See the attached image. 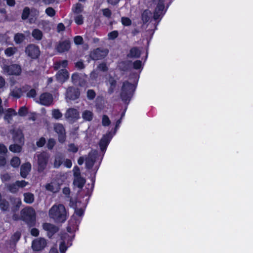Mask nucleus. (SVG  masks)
I'll return each instance as SVG.
<instances>
[{
    "label": "nucleus",
    "mask_w": 253,
    "mask_h": 253,
    "mask_svg": "<svg viewBox=\"0 0 253 253\" xmlns=\"http://www.w3.org/2000/svg\"><path fill=\"white\" fill-rule=\"evenodd\" d=\"M74 20L78 25H82L84 22V17L80 14H76L74 16Z\"/></svg>",
    "instance_id": "obj_35"
},
{
    "label": "nucleus",
    "mask_w": 253,
    "mask_h": 253,
    "mask_svg": "<svg viewBox=\"0 0 253 253\" xmlns=\"http://www.w3.org/2000/svg\"><path fill=\"white\" fill-rule=\"evenodd\" d=\"M83 119L86 121H90L93 118V113L89 110H85L82 113Z\"/></svg>",
    "instance_id": "obj_25"
},
{
    "label": "nucleus",
    "mask_w": 253,
    "mask_h": 253,
    "mask_svg": "<svg viewBox=\"0 0 253 253\" xmlns=\"http://www.w3.org/2000/svg\"><path fill=\"white\" fill-rule=\"evenodd\" d=\"M73 172L74 178H76L77 176H80V169L78 167H75L73 169Z\"/></svg>",
    "instance_id": "obj_55"
},
{
    "label": "nucleus",
    "mask_w": 253,
    "mask_h": 253,
    "mask_svg": "<svg viewBox=\"0 0 253 253\" xmlns=\"http://www.w3.org/2000/svg\"><path fill=\"white\" fill-rule=\"evenodd\" d=\"M46 242L44 239L39 238L34 240L32 243V248L35 251L42 250L46 246Z\"/></svg>",
    "instance_id": "obj_14"
},
{
    "label": "nucleus",
    "mask_w": 253,
    "mask_h": 253,
    "mask_svg": "<svg viewBox=\"0 0 253 253\" xmlns=\"http://www.w3.org/2000/svg\"><path fill=\"white\" fill-rule=\"evenodd\" d=\"M16 184L18 185V188H23L27 186L28 184V183L24 180H22L16 181Z\"/></svg>",
    "instance_id": "obj_52"
},
{
    "label": "nucleus",
    "mask_w": 253,
    "mask_h": 253,
    "mask_svg": "<svg viewBox=\"0 0 253 253\" xmlns=\"http://www.w3.org/2000/svg\"><path fill=\"white\" fill-rule=\"evenodd\" d=\"M80 92L78 89L70 87L68 89L66 93L67 97L70 99L75 100L79 97Z\"/></svg>",
    "instance_id": "obj_18"
},
{
    "label": "nucleus",
    "mask_w": 253,
    "mask_h": 253,
    "mask_svg": "<svg viewBox=\"0 0 253 253\" xmlns=\"http://www.w3.org/2000/svg\"><path fill=\"white\" fill-rule=\"evenodd\" d=\"M55 144V140L52 138H50L48 140V142L47 143V147L49 149H51L53 148Z\"/></svg>",
    "instance_id": "obj_46"
},
{
    "label": "nucleus",
    "mask_w": 253,
    "mask_h": 253,
    "mask_svg": "<svg viewBox=\"0 0 253 253\" xmlns=\"http://www.w3.org/2000/svg\"><path fill=\"white\" fill-rule=\"evenodd\" d=\"M108 53L107 49L97 48L91 53V57L93 60H99L105 57Z\"/></svg>",
    "instance_id": "obj_13"
},
{
    "label": "nucleus",
    "mask_w": 253,
    "mask_h": 253,
    "mask_svg": "<svg viewBox=\"0 0 253 253\" xmlns=\"http://www.w3.org/2000/svg\"><path fill=\"white\" fill-rule=\"evenodd\" d=\"M37 102L42 105L49 106L52 104L53 97L50 93H44L40 95L39 100Z\"/></svg>",
    "instance_id": "obj_10"
},
{
    "label": "nucleus",
    "mask_w": 253,
    "mask_h": 253,
    "mask_svg": "<svg viewBox=\"0 0 253 253\" xmlns=\"http://www.w3.org/2000/svg\"><path fill=\"white\" fill-rule=\"evenodd\" d=\"M12 134L14 140L15 142H19L21 145H11L9 146V150L14 153L20 152L21 150V145H22L24 142L23 134L20 130H17L15 133L13 131Z\"/></svg>",
    "instance_id": "obj_5"
},
{
    "label": "nucleus",
    "mask_w": 253,
    "mask_h": 253,
    "mask_svg": "<svg viewBox=\"0 0 253 253\" xmlns=\"http://www.w3.org/2000/svg\"><path fill=\"white\" fill-rule=\"evenodd\" d=\"M121 22L122 24L125 26H128L131 24V20L127 17H122L121 19Z\"/></svg>",
    "instance_id": "obj_41"
},
{
    "label": "nucleus",
    "mask_w": 253,
    "mask_h": 253,
    "mask_svg": "<svg viewBox=\"0 0 253 253\" xmlns=\"http://www.w3.org/2000/svg\"><path fill=\"white\" fill-rule=\"evenodd\" d=\"M164 9V4L163 1L160 2L158 4L156 8L154 14V18L157 19L162 14L163 11Z\"/></svg>",
    "instance_id": "obj_22"
},
{
    "label": "nucleus",
    "mask_w": 253,
    "mask_h": 253,
    "mask_svg": "<svg viewBox=\"0 0 253 253\" xmlns=\"http://www.w3.org/2000/svg\"><path fill=\"white\" fill-rule=\"evenodd\" d=\"M63 165L67 168H71L72 166V163L70 159H66L63 162Z\"/></svg>",
    "instance_id": "obj_53"
},
{
    "label": "nucleus",
    "mask_w": 253,
    "mask_h": 253,
    "mask_svg": "<svg viewBox=\"0 0 253 253\" xmlns=\"http://www.w3.org/2000/svg\"><path fill=\"white\" fill-rule=\"evenodd\" d=\"M31 234L34 236H38L39 234V232L37 229L33 228L31 230Z\"/></svg>",
    "instance_id": "obj_60"
},
{
    "label": "nucleus",
    "mask_w": 253,
    "mask_h": 253,
    "mask_svg": "<svg viewBox=\"0 0 253 253\" xmlns=\"http://www.w3.org/2000/svg\"><path fill=\"white\" fill-rule=\"evenodd\" d=\"M65 117L70 122H74L80 118V113L77 109L69 108L65 114Z\"/></svg>",
    "instance_id": "obj_9"
},
{
    "label": "nucleus",
    "mask_w": 253,
    "mask_h": 253,
    "mask_svg": "<svg viewBox=\"0 0 253 253\" xmlns=\"http://www.w3.org/2000/svg\"><path fill=\"white\" fill-rule=\"evenodd\" d=\"M27 113V109L24 106L20 108L18 111V114L20 116H25Z\"/></svg>",
    "instance_id": "obj_49"
},
{
    "label": "nucleus",
    "mask_w": 253,
    "mask_h": 253,
    "mask_svg": "<svg viewBox=\"0 0 253 253\" xmlns=\"http://www.w3.org/2000/svg\"><path fill=\"white\" fill-rule=\"evenodd\" d=\"M21 216L23 220L27 222L32 224L35 221L36 213L33 209L26 208L21 211Z\"/></svg>",
    "instance_id": "obj_6"
},
{
    "label": "nucleus",
    "mask_w": 253,
    "mask_h": 253,
    "mask_svg": "<svg viewBox=\"0 0 253 253\" xmlns=\"http://www.w3.org/2000/svg\"><path fill=\"white\" fill-rule=\"evenodd\" d=\"M45 13L47 15H48L49 16H53L55 14V10L51 7H48L45 10Z\"/></svg>",
    "instance_id": "obj_47"
},
{
    "label": "nucleus",
    "mask_w": 253,
    "mask_h": 253,
    "mask_svg": "<svg viewBox=\"0 0 253 253\" xmlns=\"http://www.w3.org/2000/svg\"><path fill=\"white\" fill-rule=\"evenodd\" d=\"M108 83L110 85V87L109 89L108 92L110 93H112L113 92L114 89L115 87L116 82L113 79H110L109 80Z\"/></svg>",
    "instance_id": "obj_38"
},
{
    "label": "nucleus",
    "mask_w": 253,
    "mask_h": 253,
    "mask_svg": "<svg viewBox=\"0 0 253 253\" xmlns=\"http://www.w3.org/2000/svg\"><path fill=\"white\" fill-rule=\"evenodd\" d=\"M133 68L136 70L141 69L142 65V62L140 60L135 61L133 64Z\"/></svg>",
    "instance_id": "obj_45"
},
{
    "label": "nucleus",
    "mask_w": 253,
    "mask_h": 253,
    "mask_svg": "<svg viewBox=\"0 0 253 253\" xmlns=\"http://www.w3.org/2000/svg\"><path fill=\"white\" fill-rule=\"evenodd\" d=\"M76 67L78 69H83L84 67V64L82 62H78L76 63Z\"/></svg>",
    "instance_id": "obj_62"
},
{
    "label": "nucleus",
    "mask_w": 253,
    "mask_h": 253,
    "mask_svg": "<svg viewBox=\"0 0 253 253\" xmlns=\"http://www.w3.org/2000/svg\"><path fill=\"white\" fill-rule=\"evenodd\" d=\"M11 166L14 168H17L20 164V160L18 157H14L10 161Z\"/></svg>",
    "instance_id": "obj_34"
},
{
    "label": "nucleus",
    "mask_w": 253,
    "mask_h": 253,
    "mask_svg": "<svg viewBox=\"0 0 253 253\" xmlns=\"http://www.w3.org/2000/svg\"><path fill=\"white\" fill-rule=\"evenodd\" d=\"M7 4L10 6H13L15 4V0H6Z\"/></svg>",
    "instance_id": "obj_63"
},
{
    "label": "nucleus",
    "mask_w": 253,
    "mask_h": 253,
    "mask_svg": "<svg viewBox=\"0 0 253 253\" xmlns=\"http://www.w3.org/2000/svg\"><path fill=\"white\" fill-rule=\"evenodd\" d=\"M140 55V50L135 47L132 48L130 50L128 56L132 58H137L139 57Z\"/></svg>",
    "instance_id": "obj_27"
},
{
    "label": "nucleus",
    "mask_w": 253,
    "mask_h": 253,
    "mask_svg": "<svg viewBox=\"0 0 253 253\" xmlns=\"http://www.w3.org/2000/svg\"><path fill=\"white\" fill-rule=\"evenodd\" d=\"M17 113L15 110L11 109H8L5 111V114L4 119L5 121H7L8 123H10L13 116H16Z\"/></svg>",
    "instance_id": "obj_24"
},
{
    "label": "nucleus",
    "mask_w": 253,
    "mask_h": 253,
    "mask_svg": "<svg viewBox=\"0 0 253 253\" xmlns=\"http://www.w3.org/2000/svg\"><path fill=\"white\" fill-rule=\"evenodd\" d=\"M48 157V155L44 152L38 155L39 171H42L45 168Z\"/></svg>",
    "instance_id": "obj_11"
},
{
    "label": "nucleus",
    "mask_w": 253,
    "mask_h": 253,
    "mask_svg": "<svg viewBox=\"0 0 253 253\" xmlns=\"http://www.w3.org/2000/svg\"><path fill=\"white\" fill-rule=\"evenodd\" d=\"M24 201L28 204L33 203L34 200V195L33 194L27 193L24 195Z\"/></svg>",
    "instance_id": "obj_32"
},
{
    "label": "nucleus",
    "mask_w": 253,
    "mask_h": 253,
    "mask_svg": "<svg viewBox=\"0 0 253 253\" xmlns=\"http://www.w3.org/2000/svg\"><path fill=\"white\" fill-rule=\"evenodd\" d=\"M7 152V148L4 145L0 144V154H5Z\"/></svg>",
    "instance_id": "obj_57"
},
{
    "label": "nucleus",
    "mask_w": 253,
    "mask_h": 253,
    "mask_svg": "<svg viewBox=\"0 0 253 253\" xmlns=\"http://www.w3.org/2000/svg\"><path fill=\"white\" fill-rule=\"evenodd\" d=\"M42 226L43 229L47 232V234L49 237L51 236L58 230V228L56 226L50 223H44Z\"/></svg>",
    "instance_id": "obj_17"
},
{
    "label": "nucleus",
    "mask_w": 253,
    "mask_h": 253,
    "mask_svg": "<svg viewBox=\"0 0 253 253\" xmlns=\"http://www.w3.org/2000/svg\"><path fill=\"white\" fill-rule=\"evenodd\" d=\"M30 14V9L28 7H25L24 8L22 14V18L23 19H26L28 18L29 15Z\"/></svg>",
    "instance_id": "obj_43"
},
{
    "label": "nucleus",
    "mask_w": 253,
    "mask_h": 253,
    "mask_svg": "<svg viewBox=\"0 0 253 253\" xmlns=\"http://www.w3.org/2000/svg\"><path fill=\"white\" fill-rule=\"evenodd\" d=\"M49 216L57 222H63L67 217L65 207L62 204L54 205L49 211Z\"/></svg>",
    "instance_id": "obj_2"
},
{
    "label": "nucleus",
    "mask_w": 253,
    "mask_h": 253,
    "mask_svg": "<svg viewBox=\"0 0 253 253\" xmlns=\"http://www.w3.org/2000/svg\"><path fill=\"white\" fill-rule=\"evenodd\" d=\"M52 115V117L56 119H58L62 116V113L58 109L53 110Z\"/></svg>",
    "instance_id": "obj_40"
},
{
    "label": "nucleus",
    "mask_w": 253,
    "mask_h": 253,
    "mask_svg": "<svg viewBox=\"0 0 253 253\" xmlns=\"http://www.w3.org/2000/svg\"><path fill=\"white\" fill-rule=\"evenodd\" d=\"M85 182V179L80 176L74 178L73 184L75 186L79 188H82L84 185Z\"/></svg>",
    "instance_id": "obj_23"
},
{
    "label": "nucleus",
    "mask_w": 253,
    "mask_h": 253,
    "mask_svg": "<svg viewBox=\"0 0 253 253\" xmlns=\"http://www.w3.org/2000/svg\"><path fill=\"white\" fill-rule=\"evenodd\" d=\"M17 51V48L14 47H10L5 50L4 53L7 56L13 55Z\"/></svg>",
    "instance_id": "obj_33"
},
{
    "label": "nucleus",
    "mask_w": 253,
    "mask_h": 253,
    "mask_svg": "<svg viewBox=\"0 0 253 253\" xmlns=\"http://www.w3.org/2000/svg\"><path fill=\"white\" fill-rule=\"evenodd\" d=\"M88 199V198L85 199V202L82 204L81 208H78L76 207L75 208V213L70 219L69 226L67 227L68 232L70 233L71 235H69L66 234L62 237V242L61 243L59 247V250L61 253H65L67 248L72 245L70 242L74 237L73 232L77 229L81 217L84 215L86 201ZM80 204L81 202H78L76 203V206L80 207Z\"/></svg>",
    "instance_id": "obj_1"
},
{
    "label": "nucleus",
    "mask_w": 253,
    "mask_h": 253,
    "mask_svg": "<svg viewBox=\"0 0 253 253\" xmlns=\"http://www.w3.org/2000/svg\"><path fill=\"white\" fill-rule=\"evenodd\" d=\"M107 67L105 63H101L99 64L97 67V69L101 71H106L107 70Z\"/></svg>",
    "instance_id": "obj_51"
},
{
    "label": "nucleus",
    "mask_w": 253,
    "mask_h": 253,
    "mask_svg": "<svg viewBox=\"0 0 253 253\" xmlns=\"http://www.w3.org/2000/svg\"><path fill=\"white\" fill-rule=\"evenodd\" d=\"M96 158V154L95 152L89 153L88 157L85 160L86 167L87 169L92 168Z\"/></svg>",
    "instance_id": "obj_19"
},
{
    "label": "nucleus",
    "mask_w": 253,
    "mask_h": 253,
    "mask_svg": "<svg viewBox=\"0 0 253 253\" xmlns=\"http://www.w3.org/2000/svg\"><path fill=\"white\" fill-rule=\"evenodd\" d=\"M9 207L8 203L5 201H2L0 203V208L1 210L6 211L8 210Z\"/></svg>",
    "instance_id": "obj_44"
},
{
    "label": "nucleus",
    "mask_w": 253,
    "mask_h": 253,
    "mask_svg": "<svg viewBox=\"0 0 253 253\" xmlns=\"http://www.w3.org/2000/svg\"><path fill=\"white\" fill-rule=\"evenodd\" d=\"M55 131L58 135V140L61 143H63L65 141V130L63 125L60 124H56L54 125Z\"/></svg>",
    "instance_id": "obj_12"
},
{
    "label": "nucleus",
    "mask_w": 253,
    "mask_h": 253,
    "mask_svg": "<svg viewBox=\"0 0 253 253\" xmlns=\"http://www.w3.org/2000/svg\"><path fill=\"white\" fill-rule=\"evenodd\" d=\"M8 188L9 190L12 193L17 192L18 190V186L16 184V182L12 185H9Z\"/></svg>",
    "instance_id": "obj_42"
},
{
    "label": "nucleus",
    "mask_w": 253,
    "mask_h": 253,
    "mask_svg": "<svg viewBox=\"0 0 253 253\" xmlns=\"http://www.w3.org/2000/svg\"><path fill=\"white\" fill-rule=\"evenodd\" d=\"M33 38L36 40H41L42 37V33L39 29H34L32 33Z\"/></svg>",
    "instance_id": "obj_28"
},
{
    "label": "nucleus",
    "mask_w": 253,
    "mask_h": 253,
    "mask_svg": "<svg viewBox=\"0 0 253 253\" xmlns=\"http://www.w3.org/2000/svg\"><path fill=\"white\" fill-rule=\"evenodd\" d=\"M45 139L44 137H41L37 141V145L39 147H42L45 144Z\"/></svg>",
    "instance_id": "obj_50"
},
{
    "label": "nucleus",
    "mask_w": 253,
    "mask_h": 253,
    "mask_svg": "<svg viewBox=\"0 0 253 253\" xmlns=\"http://www.w3.org/2000/svg\"><path fill=\"white\" fill-rule=\"evenodd\" d=\"M108 36L110 40H113L118 37V33L116 31H114L109 33Z\"/></svg>",
    "instance_id": "obj_48"
},
{
    "label": "nucleus",
    "mask_w": 253,
    "mask_h": 253,
    "mask_svg": "<svg viewBox=\"0 0 253 253\" xmlns=\"http://www.w3.org/2000/svg\"><path fill=\"white\" fill-rule=\"evenodd\" d=\"M25 39V36L22 33H17L15 35L14 41L16 43H21Z\"/></svg>",
    "instance_id": "obj_30"
},
{
    "label": "nucleus",
    "mask_w": 253,
    "mask_h": 253,
    "mask_svg": "<svg viewBox=\"0 0 253 253\" xmlns=\"http://www.w3.org/2000/svg\"><path fill=\"white\" fill-rule=\"evenodd\" d=\"M22 95V91L19 88H15L13 89L11 92L10 95L15 98H19Z\"/></svg>",
    "instance_id": "obj_31"
},
{
    "label": "nucleus",
    "mask_w": 253,
    "mask_h": 253,
    "mask_svg": "<svg viewBox=\"0 0 253 253\" xmlns=\"http://www.w3.org/2000/svg\"><path fill=\"white\" fill-rule=\"evenodd\" d=\"M136 88L135 83H130L125 82L123 84L121 93L122 100L125 102L129 101Z\"/></svg>",
    "instance_id": "obj_4"
},
{
    "label": "nucleus",
    "mask_w": 253,
    "mask_h": 253,
    "mask_svg": "<svg viewBox=\"0 0 253 253\" xmlns=\"http://www.w3.org/2000/svg\"><path fill=\"white\" fill-rule=\"evenodd\" d=\"M70 48V43L68 40H66L59 43L57 47V50L58 52H63L67 51Z\"/></svg>",
    "instance_id": "obj_20"
},
{
    "label": "nucleus",
    "mask_w": 253,
    "mask_h": 253,
    "mask_svg": "<svg viewBox=\"0 0 253 253\" xmlns=\"http://www.w3.org/2000/svg\"><path fill=\"white\" fill-rule=\"evenodd\" d=\"M113 135L110 132L103 136L99 143V146L102 151L106 149Z\"/></svg>",
    "instance_id": "obj_15"
},
{
    "label": "nucleus",
    "mask_w": 253,
    "mask_h": 253,
    "mask_svg": "<svg viewBox=\"0 0 253 253\" xmlns=\"http://www.w3.org/2000/svg\"><path fill=\"white\" fill-rule=\"evenodd\" d=\"M25 52L29 57L32 59H36L40 55L39 48L34 44H30L27 46L25 49Z\"/></svg>",
    "instance_id": "obj_8"
},
{
    "label": "nucleus",
    "mask_w": 253,
    "mask_h": 253,
    "mask_svg": "<svg viewBox=\"0 0 253 253\" xmlns=\"http://www.w3.org/2000/svg\"><path fill=\"white\" fill-rule=\"evenodd\" d=\"M68 65V61L66 60L57 62L54 64L55 70L61 69L56 74L57 80L61 83L65 82L69 78V73L67 71L64 69Z\"/></svg>",
    "instance_id": "obj_3"
},
{
    "label": "nucleus",
    "mask_w": 253,
    "mask_h": 253,
    "mask_svg": "<svg viewBox=\"0 0 253 253\" xmlns=\"http://www.w3.org/2000/svg\"><path fill=\"white\" fill-rule=\"evenodd\" d=\"M57 31L58 32H61V31H63L64 30L65 26L62 23H59L57 25Z\"/></svg>",
    "instance_id": "obj_61"
},
{
    "label": "nucleus",
    "mask_w": 253,
    "mask_h": 253,
    "mask_svg": "<svg viewBox=\"0 0 253 253\" xmlns=\"http://www.w3.org/2000/svg\"><path fill=\"white\" fill-rule=\"evenodd\" d=\"M83 5L81 3H77L72 7V11L75 14H78L81 13L83 10Z\"/></svg>",
    "instance_id": "obj_26"
},
{
    "label": "nucleus",
    "mask_w": 253,
    "mask_h": 253,
    "mask_svg": "<svg viewBox=\"0 0 253 253\" xmlns=\"http://www.w3.org/2000/svg\"><path fill=\"white\" fill-rule=\"evenodd\" d=\"M68 151L76 153L78 151V147L73 143L69 144L68 146Z\"/></svg>",
    "instance_id": "obj_37"
},
{
    "label": "nucleus",
    "mask_w": 253,
    "mask_h": 253,
    "mask_svg": "<svg viewBox=\"0 0 253 253\" xmlns=\"http://www.w3.org/2000/svg\"><path fill=\"white\" fill-rule=\"evenodd\" d=\"M63 163L62 158L61 156H57L55 158V160L54 162V166L55 168H59L61 165Z\"/></svg>",
    "instance_id": "obj_36"
},
{
    "label": "nucleus",
    "mask_w": 253,
    "mask_h": 253,
    "mask_svg": "<svg viewBox=\"0 0 253 253\" xmlns=\"http://www.w3.org/2000/svg\"><path fill=\"white\" fill-rule=\"evenodd\" d=\"M36 95V90L34 89H32L30 90L28 93H27V96L29 97H34Z\"/></svg>",
    "instance_id": "obj_59"
},
{
    "label": "nucleus",
    "mask_w": 253,
    "mask_h": 253,
    "mask_svg": "<svg viewBox=\"0 0 253 253\" xmlns=\"http://www.w3.org/2000/svg\"><path fill=\"white\" fill-rule=\"evenodd\" d=\"M87 96L88 99H92L95 96L94 91L92 90H89L87 92Z\"/></svg>",
    "instance_id": "obj_54"
},
{
    "label": "nucleus",
    "mask_w": 253,
    "mask_h": 253,
    "mask_svg": "<svg viewBox=\"0 0 253 253\" xmlns=\"http://www.w3.org/2000/svg\"><path fill=\"white\" fill-rule=\"evenodd\" d=\"M110 120L109 117L105 115H103L102 118V124L103 126H108L110 124Z\"/></svg>",
    "instance_id": "obj_39"
},
{
    "label": "nucleus",
    "mask_w": 253,
    "mask_h": 253,
    "mask_svg": "<svg viewBox=\"0 0 253 253\" xmlns=\"http://www.w3.org/2000/svg\"><path fill=\"white\" fill-rule=\"evenodd\" d=\"M152 16V13L149 10H145L142 14V19L144 22H147L149 21Z\"/></svg>",
    "instance_id": "obj_29"
},
{
    "label": "nucleus",
    "mask_w": 253,
    "mask_h": 253,
    "mask_svg": "<svg viewBox=\"0 0 253 253\" xmlns=\"http://www.w3.org/2000/svg\"><path fill=\"white\" fill-rule=\"evenodd\" d=\"M103 15L107 17H109L111 15V11L108 9L105 8L102 10Z\"/></svg>",
    "instance_id": "obj_58"
},
{
    "label": "nucleus",
    "mask_w": 253,
    "mask_h": 253,
    "mask_svg": "<svg viewBox=\"0 0 253 253\" xmlns=\"http://www.w3.org/2000/svg\"><path fill=\"white\" fill-rule=\"evenodd\" d=\"M74 42L77 44H80L83 42V38L82 37L78 36L75 37Z\"/></svg>",
    "instance_id": "obj_56"
},
{
    "label": "nucleus",
    "mask_w": 253,
    "mask_h": 253,
    "mask_svg": "<svg viewBox=\"0 0 253 253\" xmlns=\"http://www.w3.org/2000/svg\"><path fill=\"white\" fill-rule=\"evenodd\" d=\"M79 76L78 74H74L72 76V79L73 82L75 83L76 81L78 80Z\"/></svg>",
    "instance_id": "obj_64"
},
{
    "label": "nucleus",
    "mask_w": 253,
    "mask_h": 253,
    "mask_svg": "<svg viewBox=\"0 0 253 253\" xmlns=\"http://www.w3.org/2000/svg\"><path fill=\"white\" fill-rule=\"evenodd\" d=\"M31 169V164L29 163H26L22 165L21 168V175L23 177H26L28 173L30 172Z\"/></svg>",
    "instance_id": "obj_21"
},
{
    "label": "nucleus",
    "mask_w": 253,
    "mask_h": 253,
    "mask_svg": "<svg viewBox=\"0 0 253 253\" xmlns=\"http://www.w3.org/2000/svg\"><path fill=\"white\" fill-rule=\"evenodd\" d=\"M45 188L46 190L56 193L58 192L60 189V183L57 181H51L50 183L46 184L45 185Z\"/></svg>",
    "instance_id": "obj_16"
},
{
    "label": "nucleus",
    "mask_w": 253,
    "mask_h": 253,
    "mask_svg": "<svg viewBox=\"0 0 253 253\" xmlns=\"http://www.w3.org/2000/svg\"><path fill=\"white\" fill-rule=\"evenodd\" d=\"M3 73L9 75L18 76L21 73V68L18 64H12L9 66L4 65L2 67Z\"/></svg>",
    "instance_id": "obj_7"
}]
</instances>
